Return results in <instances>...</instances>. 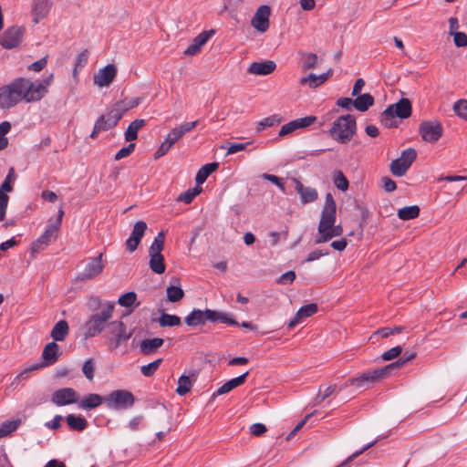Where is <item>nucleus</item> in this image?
Here are the masks:
<instances>
[{"label":"nucleus","mask_w":467,"mask_h":467,"mask_svg":"<svg viewBox=\"0 0 467 467\" xmlns=\"http://www.w3.org/2000/svg\"><path fill=\"white\" fill-rule=\"evenodd\" d=\"M115 308V303L108 302L105 307L99 312L93 314L84 324L85 338L98 336L107 326L115 334L113 349H116L120 344L129 338L126 334V326L122 321H114L109 323Z\"/></svg>","instance_id":"obj_1"},{"label":"nucleus","mask_w":467,"mask_h":467,"mask_svg":"<svg viewBox=\"0 0 467 467\" xmlns=\"http://www.w3.org/2000/svg\"><path fill=\"white\" fill-rule=\"evenodd\" d=\"M337 206L331 193L326 195L325 205L323 207L320 221L318 223V234L315 239V244H323L331 240L333 237L340 236L343 234L341 225H335Z\"/></svg>","instance_id":"obj_2"},{"label":"nucleus","mask_w":467,"mask_h":467,"mask_svg":"<svg viewBox=\"0 0 467 467\" xmlns=\"http://www.w3.org/2000/svg\"><path fill=\"white\" fill-rule=\"evenodd\" d=\"M148 417L151 420L152 428L155 431V439L150 442L155 443L156 440L162 441L171 430V415L164 404L150 401L148 403Z\"/></svg>","instance_id":"obj_3"},{"label":"nucleus","mask_w":467,"mask_h":467,"mask_svg":"<svg viewBox=\"0 0 467 467\" xmlns=\"http://www.w3.org/2000/svg\"><path fill=\"white\" fill-rule=\"evenodd\" d=\"M356 132L357 121L351 114L338 117L328 130L329 136L341 144L349 142Z\"/></svg>","instance_id":"obj_4"},{"label":"nucleus","mask_w":467,"mask_h":467,"mask_svg":"<svg viewBox=\"0 0 467 467\" xmlns=\"http://www.w3.org/2000/svg\"><path fill=\"white\" fill-rule=\"evenodd\" d=\"M209 320L211 322L220 321L228 325H238V322L229 317L226 313L219 312L212 309H193L186 317L185 323L189 327H195L198 325H203Z\"/></svg>","instance_id":"obj_5"},{"label":"nucleus","mask_w":467,"mask_h":467,"mask_svg":"<svg viewBox=\"0 0 467 467\" xmlns=\"http://www.w3.org/2000/svg\"><path fill=\"white\" fill-rule=\"evenodd\" d=\"M165 233L160 232L149 248V266L152 272L161 275L165 272L166 265L161 251L164 248Z\"/></svg>","instance_id":"obj_6"},{"label":"nucleus","mask_w":467,"mask_h":467,"mask_svg":"<svg viewBox=\"0 0 467 467\" xmlns=\"http://www.w3.org/2000/svg\"><path fill=\"white\" fill-rule=\"evenodd\" d=\"M60 355L61 352H59V347L55 341L47 344L42 352L43 362L34 364L31 367L25 368L16 376V379H26L29 372L54 365L57 362Z\"/></svg>","instance_id":"obj_7"},{"label":"nucleus","mask_w":467,"mask_h":467,"mask_svg":"<svg viewBox=\"0 0 467 467\" xmlns=\"http://www.w3.org/2000/svg\"><path fill=\"white\" fill-rule=\"evenodd\" d=\"M135 403L134 395L127 389H116L106 395V407L112 410H127Z\"/></svg>","instance_id":"obj_8"},{"label":"nucleus","mask_w":467,"mask_h":467,"mask_svg":"<svg viewBox=\"0 0 467 467\" xmlns=\"http://www.w3.org/2000/svg\"><path fill=\"white\" fill-rule=\"evenodd\" d=\"M22 100L18 78L10 84L0 87V109H9Z\"/></svg>","instance_id":"obj_9"},{"label":"nucleus","mask_w":467,"mask_h":467,"mask_svg":"<svg viewBox=\"0 0 467 467\" xmlns=\"http://www.w3.org/2000/svg\"><path fill=\"white\" fill-rule=\"evenodd\" d=\"M18 84L22 100L24 99L26 102L40 100L47 91L45 89L43 83H34L25 78H18Z\"/></svg>","instance_id":"obj_10"},{"label":"nucleus","mask_w":467,"mask_h":467,"mask_svg":"<svg viewBox=\"0 0 467 467\" xmlns=\"http://www.w3.org/2000/svg\"><path fill=\"white\" fill-rule=\"evenodd\" d=\"M388 376V372L384 369V367L379 368L373 370H368L363 372L358 377L349 379L345 385L341 386L338 390H342L343 389L348 386H355L357 388H364L367 387L370 383H374L380 379Z\"/></svg>","instance_id":"obj_11"},{"label":"nucleus","mask_w":467,"mask_h":467,"mask_svg":"<svg viewBox=\"0 0 467 467\" xmlns=\"http://www.w3.org/2000/svg\"><path fill=\"white\" fill-rule=\"evenodd\" d=\"M417 158V151L413 148L402 150L400 156L390 163V171L394 176L401 177L406 174L409 168Z\"/></svg>","instance_id":"obj_12"},{"label":"nucleus","mask_w":467,"mask_h":467,"mask_svg":"<svg viewBox=\"0 0 467 467\" xmlns=\"http://www.w3.org/2000/svg\"><path fill=\"white\" fill-rule=\"evenodd\" d=\"M419 133L424 141L435 143L441 138L443 128L437 119L424 120L419 126Z\"/></svg>","instance_id":"obj_13"},{"label":"nucleus","mask_w":467,"mask_h":467,"mask_svg":"<svg viewBox=\"0 0 467 467\" xmlns=\"http://www.w3.org/2000/svg\"><path fill=\"white\" fill-rule=\"evenodd\" d=\"M24 33V26H9L0 36V45L5 49L16 48L21 44Z\"/></svg>","instance_id":"obj_14"},{"label":"nucleus","mask_w":467,"mask_h":467,"mask_svg":"<svg viewBox=\"0 0 467 467\" xmlns=\"http://www.w3.org/2000/svg\"><path fill=\"white\" fill-rule=\"evenodd\" d=\"M78 392L72 388H62L53 392L51 402L58 407L77 403Z\"/></svg>","instance_id":"obj_15"},{"label":"nucleus","mask_w":467,"mask_h":467,"mask_svg":"<svg viewBox=\"0 0 467 467\" xmlns=\"http://www.w3.org/2000/svg\"><path fill=\"white\" fill-rule=\"evenodd\" d=\"M271 9L268 5H261L252 18V26L260 32H265L269 28V16Z\"/></svg>","instance_id":"obj_16"},{"label":"nucleus","mask_w":467,"mask_h":467,"mask_svg":"<svg viewBox=\"0 0 467 467\" xmlns=\"http://www.w3.org/2000/svg\"><path fill=\"white\" fill-rule=\"evenodd\" d=\"M104 268L102 264V254L96 257L88 259L84 270L81 274V279L89 280L99 275Z\"/></svg>","instance_id":"obj_17"},{"label":"nucleus","mask_w":467,"mask_h":467,"mask_svg":"<svg viewBox=\"0 0 467 467\" xmlns=\"http://www.w3.org/2000/svg\"><path fill=\"white\" fill-rule=\"evenodd\" d=\"M214 34V29L202 31L192 39V43L184 50L183 54L185 56H195L201 51L202 47L204 46Z\"/></svg>","instance_id":"obj_18"},{"label":"nucleus","mask_w":467,"mask_h":467,"mask_svg":"<svg viewBox=\"0 0 467 467\" xmlns=\"http://www.w3.org/2000/svg\"><path fill=\"white\" fill-rule=\"evenodd\" d=\"M316 119L317 118L314 116H306L304 118L294 119L282 126L281 130H279V136L284 137L285 135L293 133L295 130L298 129L309 127L316 121Z\"/></svg>","instance_id":"obj_19"},{"label":"nucleus","mask_w":467,"mask_h":467,"mask_svg":"<svg viewBox=\"0 0 467 467\" xmlns=\"http://www.w3.org/2000/svg\"><path fill=\"white\" fill-rule=\"evenodd\" d=\"M140 100L141 99L138 98H125L124 99L116 102L112 107L115 123H118L128 110L137 107Z\"/></svg>","instance_id":"obj_20"},{"label":"nucleus","mask_w":467,"mask_h":467,"mask_svg":"<svg viewBox=\"0 0 467 467\" xmlns=\"http://www.w3.org/2000/svg\"><path fill=\"white\" fill-rule=\"evenodd\" d=\"M145 231L146 222L139 221L136 223L130 236L126 241V246L130 252H134L137 249L141 238L144 235Z\"/></svg>","instance_id":"obj_21"},{"label":"nucleus","mask_w":467,"mask_h":467,"mask_svg":"<svg viewBox=\"0 0 467 467\" xmlns=\"http://www.w3.org/2000/svg\"><path fill=\"white\" fill-rule=\"evenodd\" d=\"M117 69L114 65L109 64L101 68L94 77V83L99 87H108L115 78Z\"/></svg>","instance_id":"obj_22"},{"label":"nucleus","mask_w":467,"mask_h":467,"mask_svg":"<svg viewBox=\"0 0 467 467\" xmlns=\"http://www.w3.org/2000/svg\"><path fill=\"white\" fill-rule=\"evenodd\" d=\"M52 5L53 3L51 0H33L32 15L35 24H37L40 20L47 17L52 7Z\"/></svg>","instance_id":"obj_23"},{"label":"nucleus","mask_w":467,"mask_h":467,"mask_svg":"<svg viewBox=\"0 0 467 467\" xmlns=\"http://www.w3.org/2000/svg\"><path fill=\"white\" fill-rule=\"evenodd\" d=\"M103 403L106 404V396H101L97 393H89L78 402V408L90 410L99 407Z\"/></svg>","instance_id":"obj_24"},{"label":"nucleus","mask_w":467,"mask_h":467,"mask_svg":"<svg viewBox=\"0 0 467 467\" xmlns=\"http://www.w3.org/2000/svg\"><path fill=\"white\" fill-rule=\"evenodd\" d=\"M275 67L276 65L272 60L253 62L248 68V73L265 76L271 74L275 69Z\"/></svg>","instance_id":"obj_25"},{"label":"nucleus","mask_w":467,"mask_h":467,"mask_svg":"<svg viewBox=\"0 0 467 467\" xmlns=\"http://www.w3.org/2000/svg\"><path fill=\"white\" fill-rule=\"evenodd\" d=\"M296 191L300 195V200L303 203L313 202L318 197L315 188L305 186L297 180H296Z\"/></svg>","instance_id":"obj_26"},{"label":"nucleus","mask_w":467,"mask_h":467,"mask_svg":"<svg viewBox=\"0 0 467 467\" xmlns=\"http://www.w3.org/2000/svg\"><path fill=\"white\" fill-rule=\"evenodd\" d=\"M248 374L249 371H246L244 374L240 375L239 377L228 380L213 393V397L228 393L232 389L243 385L245 382Z\"/></svg>","instance_id":"obj_27"},{"label":"nucleus","mask_w":467,"mask_h":467,"mask_svg":"<svg viewBox=\"0 0 467 467\" xmlns=\"http://www.w3.org/2000/svg\"><path fill=\"white\" fill-rule=\"evenodd\" d=\"M389 107H392V110H394L393 113L400 119H407L411 115L412 108L409 99L402 98L397 103L389 105Z\"/></svg>","instance_id":"obj_28"},{"label":"nucleus","mask_w":467,"mask_h":467,"mask_svg":"<svg viewBox=\"0 0 467 467\" xmlns=\"http://www.w3.org/2000/svg\"><path fill=\"white\" fill-rule=\"evenodd\" d=\"M117 124L118 123H115V121H112V123H108V121H106V116L100 115L96 120L93 130L91 131L89 137L91 139H96L100 132L106 131L115 127Z\"/></svg>","instance_id":"obj_29"},{"label":"nucleus","mask_w":467,"mask_h":467,"mask_svg":"<svg viewBox=\"0 0 467 467\" xmlns=\"http://www.w3.org/2000/svg\"><path fill=\"white\" fill-rule=\"evenodd\" d=\"M69 331L68 324L66 320H59L52 328L51 337L55 341H63Z\"/></svg>","instance_id":"obj_30"},{"label":"nucleus","mask_w":467,"mask_h":467,"mask_svg":"<svg viewBox=\"0 0 467 467\" xmlns=\"http://www.w3.org/2000/svg\"><path fill=\"white\" fill-rule=\"evenodd\" d=\"M354 108L358 111H366L374 104V98L369 93L356 96Z\"/></svg>","instance_id":"obj_31"},{"label":"nucleus","mask_w":467,"mask_h":467,"mask_svg":"<svg viewBox=\"0 0 467 467\" xmlns=\"http://www.w3.org/2000/svg\"><path fill=\"white\" fill-rule=\"evenodd\" d=\"M67 423L70 430L82 431L88 426V421L83 416H76L75 414H68L66 417Z\"/></svg>","instance_id":"obj_32"},{"label":"nucleus","mask_w":467,"mask_h":467,"mask_svg":"<svg viewBox=\"0 0 467 467\" xmlns=\"http://www.w3.org/2000/svg\"><path fill=\"white\" fill-rule=\"evenodd\" d=\"M219 167L217 162H211L203 165L197 172L195 182L198 185L202 184L211 173L215 171Z\"/></svg>","instance_id":"obj_33"},{"label":"nucleus","mask_w":467,"mask_h":467,"mask_svg":"<svg viewBox=\"0 0 467 467\" xmlns=\"http://www.w3.org/2000/svg\"><path fill=\"white\" fill-rule=\"evenodd\" d=\"M416 358L415 352H405L401 358H400L397 361L389 364L384 367V369L388 372V375L393 371L394 369H398L402 366L408 364L411 360Z\"/></svg>","instance_id":"obj_34"},{"label":"nucleus","mask_w":467,"mask_h":467,"mask_svg":"<svg viewBox=\"0 0 467 467\" xmlns=\"http://www.w3.org/2000/svg\"><path fill=\"white\" fill-rule=\"evenodd\" d=\"M145 125V120L135 119L127 128L124 137L126 141H133L138 138L139 130Z\"/></svg>","instance_id":"obj_35"},{"label":"nucleus","mask_w":467,"mask_h":467,"mask_svg":"<svg viewBox=\"0 0 467 467\" xmlns=\"http://www.w3.org/2000/svg\"><path fill=\"white\" fill-rule=\"evenodd\" d=\"M327 81L326 77L324 74L321 75H315V74H309L306 77L302 78L299 80L300 85H308L311 88H316L325 83Z\"/></svg>","instance_id":"obj_36"},{"label":"nucleus","mask_w":467,"mask_h":467,"mask_svg":"<svg viewBox=\"0 0 467 467\" xmlns=\"http://www.w3.org/2000/svg\"><path fill=\"white\" fill-rule=\"evenodd\" d=\"M392 107H388L380 116V122L386 128H395L398 126V121L395 119Z\"/></svg>","instance_id":"obj_37"},{"label":"nucleus","mask_w":467,"mask_h":467,"mask_svg":"<svg viewBox=\"0 0 467 467\" xmlns=\"http://www.w3.org/2000/svg\"><path fill=\"white\" fill-rule=\"evenodd\" d=\"M419 214L420 208L417 205L406 206L398 211L399 218L404 221L415 219Z\"/></svg>","instance_id":"obj_38"},{"label":"nucleus","mask_w":467,"mask_h":467,"mask_svg":"<svg viewBox=\"0 0 467 467\" xmlns=\"http://www.w3.org/2000/svg\"><path fill=\"white\" fill-rule=\"evenodd\" d=\"M192 382L193 380L189 376L182 375L178 379L176 393L180 396H184L191 390Z\"/></svg>","instance_id":"obj_39"},{"label":"nucleus","mask_w":467,"mask_h":467,"mask_svg":"<svg viewBox=\"0 0 467 467\" xmlns=\"http://www.w3.org/2000/svg\"><path fill=\"white\" fill-rule=\"evenodd\" d=\"M161 327H175L182 324L181 318L176 315H170L167 313H161L158 319Z\"/></svg>","instance_id":"obj_40"},{"label":"nucleus","mask_w":467,"mask_h":467,"mask_svg":"<svg viewBox=\"0 0 467 467\" xmlns=\"http://www.w3.org/2000/svg\"><path fill=\"white\" fill-rule=\"evenodd\" d=\"M21 424V420L19 419L14 420H6L4 421L0 425V438L8 436L13 431H15Z\"/></svg>","instance_id":"obj_41"},{"label":"nucleus","mask_w":467,"mask_h":467,"mask_svg":"<svg viewBox=\"0 0 467 467\" xmlns=\"http://www.w3.org/2000/svg\"><path fill=\"white\" fill-rule=\"evenodd\" d=\"M282 121V117L277 114H274L272 116L266 117L258 122L256 132H261L266 128H270L278 124Z\"/></svg>","instance_id":"obj_42"},{"label":"nucleus","mask_w":467,"mask_h":467,"mask_svg":"<svg viewBox=\"0 0 467 467\" xmlns=\"http://www.w3.org/2000/svg\"><path fill=\"white\" fill-rule=\"evenodd\" d=\"M337 389V386L336 384L327 387L323 391H322V386H320L318 389V392L314 400V404L319 405L326 399L330 397Z\"/></svg>","instance_id":"obj_43"},{"label":"nucleus","mask_w":467,"mask_h":467,"mask_svg":"<svg viewBox=\"0 0 467 467\" xmlns=\"http://www.w3.org/2000/svg\"><path fill=\"white\" fill-rule=\"evenodd\" d=\"M166 292L168 300L172 303L182 300L184 296L183 290L178 285L168 286Z\"/></svg>","instance_id":"obj_44"},{"label":"nucleus","mask_w":467,"mask_h":467,"mask_svg":"<svg viewBox=\"0 0 467 467\" xmlns=\"http://www.w3.org/2000/svg\"><path fill=\"white\" fill-rule=\"evenodd\" d=\"M202 192V188L197 184L194 188L189 189L188 191L182 192L178 197V201L182 202L186 204L191 203L196 195H198Z\"/></svg>","instance_id":"obj_45"},{"label":"nucleus","mask_w":467,"mask_h":467,"mask_svg":"<svg viewBox=\"0 0 467 467\" xmlns=\"http://www.w3.org/2000/svg\"><path fill=\"white\" fill-rule=\"evenodd\" d=\"M58 231L56 226L48 224L46 231L37 238L38 243L48 245L56 238L55 234Z\"/></svg>","instance_id":"obj_46"},{"label":"nucleus","mask_w":467,"mask_h":467,"mask_svg":"<svg viewBox=\"0 0 467 467\" xmlns=\"http://www.w3.org/2000/svg\"><path fill=\"white\" fill-rule=\"evenodd\" d=\"M453 111L458 117L467 121V99H462L454 102Z\"/></svg>","instance_id":"obj_47"},{"label":"nucleus","mask_w":467,"mask_h":467,"mask_svg":"<svg viewBox=\"0 0 467 467\" xmlns=\"http://www.w3.org/2000/svg\"><path fill=\"white\" fill-rule=\"evenodd\" d=\"M303 64L302 69L306 71L311 68H314L317 63V56L314 53H307L302 55Z\"/></svg>","instance_id":"obj_48"},{"label":"nucleus","mask_w":467,"mask_h":467,"mask_svg":"<svg viewBox=\"0 0 467 467\" xmlns=\"http://www.w3.org/2000/svg\"><path fill=\"white\" fill-rule=\"evenodd\" d=\"M136 293L130 291L121 295L118 299V304L124 307H130L136 302Z\"/></svg>","instance_id":"obj_49"},{"label":"nucleus","mask_w":467,"mask_h":467,"mask_svg":"<svg viewBox=\"0 0 467 467\" xmlns=\"http://www.w3.org/2000/svg\"><path fill=\"white\" fill-rule=\"evenodd\" d=\"M88 57L89 52L88 49H84L82 52L78 54L74 67V75L77 73L78 69H82L88 64Z\"/></svg>","instance_id":"obj_50"},{"label":"nucleus","mask_w":467,"mask_h":467,"mask_svg":"<svg viewBox=\"0 0 467 467\" xmlns=\"http://www.w3.org/2000/svg\"><path fill=\"white\" fill-rule=\"evenodd\" d=\"M15 180H16L15 170L13 167H11L8 171V173H7L5 181L2 182V184L0 186V190L5 191V192H12L13 191L12 182H14Z\"/></svg>","instance_id":"obj_51"},{"label":"nucleus","mask_w":467,"mask_h":467,"mask_svg":"<svg viewBox=\"0 0 467 467\" xmlns=\"http://www.w3.org/2000/svg\"><path fill=\"white\" fill-rule=\"evenodd\" d=\"M317 311V305L315 303L307 304L303 306H301L298 309V316L302 317V319L311 317L314 314H316Z\"/></svg>","instance_id":"obj_52"},{"label":"nucleus","mask_w":467,"mask_h":467,"mask_svg":"<svg viewBox=\"0 0 467 467\" xmlns=\"http://www.w3.org/2000/svg\"><path fill=\"white\" fill-rule=\"evenodd\" d=\"M82 372L88 379L92 380L94 379L95 365L92 358H88L84 362Z\"/></svg>","instance_id":"obj_53"},{"label":"nucleus","mask_w":467,"mask_h":467,"mask_svg":"<svg viewBox=\"0 0 467 467\" xmlns=\"http://www.w3.org/2000/svg\"><path fill=\"white\" fill-rule=\"evenodd\" d=\"M334 183L336 187L341 191H346L348 188V181L340 171L336 173L334 177Z\"/></svg>","instance_id":"obj_54"},{"label":"nucleus","mask_w":467,"mask_h":467,"mask_svg":"<svg viewBox=\"0 0 467 467\" xmlns=\"http://www.w3.org/2000/svg\"><path fill=\"white\" fill-rule=\"evenodd\" d=\"M6 192L5 191L0 190V222L5 219L8 205L9 196Z\"/></svg>","instance_id":"obj_55"},{"label":"nucleus","mask_w":467,"mask_h":467,"mask_svg":"<svg viewBox=\"0 0 467 467\" xmlns=\"http://www.w3.org/2000/svg\"><path fill=\"white\" fill-rule=\"evenodd\" d=\"M403 351V348L401 346L394 347L387 351H385L381 358L385 361L392 360L396 358H398Z\"/></svg>","instance_id":"obj_56"},{"label":"nucleus","mask_w":467,"mask_h":467,"mask_svg":"<svg viewBox=\"0 0 467 467\" xmlns=\"http://www.w3.org/2000/svg\"><path fill=\"white\" fill-rule=\"evenodd\" d=\"M182 137L183 131H181L177 127H175L168 133L165 140L172 147Z\"/></svg>","instance_id":"obj_57"},{"label":"nucleus","mask_w":467,"mask_h":467,"mask_svg":"<svg viewBox=\"0 0 467 467\" xmlns=\"http://www.w3.org/2000/svg\"><path fill=\"white\" fill-rule=\"evenodd\" d=\"M182 137L183 131H181L177 127H175L168 133L165 140L172 147Z\"/></svg>","instance_id":"obj_58"},{"label":"nucleus","mask_w":467,"mask_h":467,"mask_svg":"<svg viewBox=\"0 0 467 467\" xmlns=\"http://www.w3.org/2000/svg\"><path fill=\"white\" fill-rule=\"evenodd\" d=\"M377 442V441H374L370 443H368V445L364 446L361 450L354 452L353 454H351L349 457H348L341 464H339L338 466L337 467H343V466H346L347 464H348L350 462H352L354 459H356L358 456H359L361 453H363L364 451H366L367 450H368L369 448H371L375 443Z\"/></svg>","instance_id":"obj_59"},{"label":"nucleus","mask_w":467,"mask_h":467,"mask_svg":"<svg viewBox=\"0 0 467 467\" xmlns=\"http://www.w3.org/2000/svg\"><path fill=\"white\" fill-rule=\"evenodd\" d=\"M403 330L402 327H382L379 329L376 333L380 335L382 337H388L390 335L399 334Z\"/></svg>","instance_id":"obj_60"},{"label":"nucleus","mask_w":467,"mask_h":467,"mask_svg":"<svg viewBox=\"0 0 467 467\" xmlns=\"http://www.w3.org/2000/svg\"><path fill=\"white\" fill-rule=\"evenodd\" d=\"M453 36V41L456 47H467V35L463 32H456Z\"/></svg>","instance_id":"obj_61"},{"label":"nucleus","mask_w":467,"mask_h":467,"mask_svg":"<svg viewBox=\"0 0 467 467\" xmlns=\"http://www.w3.org/2000/svg\"><path fill=\"white\" fill-rule=\"evenodd\" d=\"M47 57H45L37 61H35L31 65H29L27 67V69L36 71V72H40L41 70L44 69V67L47 66Z\"/></svg>","instance_id":"obj_62"},{"label":"nucleus","mask_w":467,"mask_h":467,"mask_svg":"<svg viewBox=\"0 0 467 467\" xmlns=\"http://www.w3.org/2000/svg\"><path fill=\"white\" fill-rule=\"evenodd\" d=\"M295 279H296L295 272L294 271H288V272L283 274L278 278L277 283L281 284V285L292 284Z\"/></svg>","instance_id":"obj_63"},{"label":"nucleus","mask_w":467,"mask_h":467,"mask_svg":"<svg viewBox=\"0 0 467 467\" xmlns=\"http://www.w3.org/2000/svg\"><path fill=\"white\" fill-rule=\"evenodd\" d=\"M171 146L169 145V143L166 140H164L154 153V159L157 160L164 156L171 150Z\"/></svg>","instance_id":"obj_64"}]
</instances>
